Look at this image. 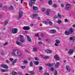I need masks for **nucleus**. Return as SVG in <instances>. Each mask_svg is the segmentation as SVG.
Instances as JSON below:
<instances>
[{"instance_id": "nucleus-1", "label": "nucleus", "mask_w": 75, "mask_h": 75, "mask_svg": "<svg viewBox=\"0 0 75 75\" xmlns=\"http://www.w3.org/2000/svg\"><path fill=\"white\" fill-rule=\"evenodd\" d=\"M11 54L13 56H16V57H20L22 55L21 52L17 49H14L13 50V52L11 53Z\"/></svg>"}, {"instance_id": "nucleus-2", "label": "nucleus", "mask_w": 75, "mask_h": 75, "mask_svg": "<svg viewBox=\"0 0 75 75\" xmlns=\"http://www.w3.org/2000/svg\"><path fill=\"white\" fill-rule=\"evenodd\" d=\"M36 1V0H30V2L29 3V5L30 7H31L33 4L35 3V1Z\"/></svg>"}, {"instance_id": "nucleus-3", "label": "nucleus", "mask_w": 75, "mask_h": 75, "mask_svg": "<svg viewBox=\"0 0 75 75\" xmlns=\"http://www.w3.org/2000/svg\"><path fill=\"white\" fill-rule=\"evenodd\" d=\"M23 13L22 11H20L19 13V16L18 17V19H19L20 18H21V17H22V16H23Z\"/></svg>"}, {"instance_id": "nucleus-4", "label": "nucleus", "mask_w": 75, "mask_h": 75, "mask_svg": "<svg viewBox=\"0 0 75 75\" xmlns=\"http://www.w3.org/2000/svg\"><path fill=\"white\" fill-rule=\"evenodd\" d=\"M12 33L13 34H16V33H17V28L12 29Z\"/></svg>"}, {"instance_id": "nucleus-5", "label": "nucleus", "mask_w": 75, "mask_h": 75, "mask_svg": "<svg viewBox=\"0 0 75 75\" xmlns=\"http://www.w3.org/2000/svg\"><path fill=\"white\" fill-rule=\"evenodd\" d=\"M23 29L24 30H30V27L29 26H25L23 28Z\"/></svg>"}, {"instance_id": "nucleus-6", "label": "nucleus", "mask_w": 75, "mask_h": 75, "mask_svg": "<svg viewBox=\"0 0 75 75\" xmlns=\"http://www.w3.org/2000/svg\"><path fill=\"white\" fill-rule=\"evenodd\" d=\"M66 7L65 8L66 10H68V9L71 7V5L67 3L66 4Z\"/></svg>"}, {"instance_id": "nucleus-7", "label": "nucleus", "mask_w": 75, "mask_h": 75, "mask_svg": "<svg viewBox=\"0 0 75 75\" xmlns=\"http://www.w3.org/2000/svg\"><path fill=\"white\" fill-rule=\"evenodd\" d=\"M1 67L4 68H6V69H8V66L6 64H2L1 65Z\"/></svg>"}, {"instance_id": "nucleus-8", "label": "nucleus", "mask_w": 75, "mask_h": 75, "mask_svg": "<svg viewBox=\"0 0 75 75\" xmlns=\"http://www.w3.org/2000/svg\"><path fill=\"white\" fill-rule=\"evenodd\" d=\"M53 66L54 67H55V68H58V67L59 66V62H57L56 64Z\"/></svg>"}, {"instance_id": "nucleus-9", "label": "nucleus", "mask_w": 75, "mask_h": 75, "mask_svg": "<svg viewBox=\"0 0 75 75\" xmlns=\"http://www.w3.org/2000/svg\"><path fill=\"white\" fill-rule=\"evenodd\" d=\"M70 41H72V42H74L75 40V38L74 37H70Z\"/></svg>"}, {"instance_id": "nucleus-10", "label": "nucleus", "mask_w": 75, "mask_h": 75, "mask_svg": "<svg viewBox=\"0 0 75 75\" xmlns=\"http://www.w3.org/2000/svg\"><path fill=\"white\" fill-rule=\"evenodd\" d=\"M38 16L37 14H33L31 16V17L33 18H36V17Z\"/></svg>"}, {"instance_id": "nucleus-11", "label": "nucleus", "mask_w": 75, "mask_h": 75, "mask_svg": "<svg viewBox=\"0 0 75 75\" xmlns=\"http://www.w3.org/2000/svg\"><path fill=\"white\" fill-rule=\"evenodd\" d=\"M74 51V50L73 49H70L69 50V54L70 55H71V54H72L73 53V52Z\"/></svg>"}, {"instance_id": "nucleus-12", "label": "nucleus", "mask_w": 75, "mask_h": 75, "mask_svg": "<svg viewBox=\"0 0 75 75\" xmlns=\"http://www.w3.org/2000/svg\"><path fill=\"white\" fill-rule=\"evenodd\" d=\"M45 51L46 52H47L48 54H50L51 52H52V51L50 50H45Z\"/></svg>"}, {"instance_id": "nucleus-13", "label": "nucleus", "mask_w": 75, "mask_h": 75, "mask_svg": "<svg viewBox=\"0 0 75 75\" xmlns=\"http://www.w3.org/2000/svg\"><path fill=\"white\" fill-rule=\"evenodd\" d=\"M66 69L69 72H70V70H71V69L70 68V67H69V66L68 65H67L66 66Z\"/></svg>"}, {"instance_id": "nucleus-14", "label": "nucleus", "mask_w": 75, "mask_h": 75, "mask_svg": "<svg viewBox=\"0 0 75 75\" xmlns=\"http://www.w3.org/2000/svg\"><path fill=\"white\" fill-rule=\"evenodd\" d=\"M54 58L56 60H57V61H58V60L59 59V57H58V56H57V55H55L54 56Z\"/></svg>"}, {"instance_id": "nucleus-15", "label": "nucleus", "mask_w": 75, "mask_h": 75, "mask_svg": "<svg viewBox=\"0 0 75 75\" xmlns=\"http://www.w3.org/2000/svg\"><path fill=\"white\" fill-rule=\"evenodd\" d=\"M74 30L72 29H70L69 30V34H72L73 32H74Z\"/></svg>"}, {"instance_id": "nucleus-16", "label": "nucleus", "mask_w": 75, "mask_h": 75, "mask_svg": "<svg viewBox=\"0 0 75 75\" xmlns=\"http://www.w3.org/2000/svg\"><path fill=\"white\" fill-rule=\"evenodd\" d=\"M50 33H56V30H50Z\"/></svg>"}, {"instance_id": "nucleus-17", "label": "nucleus", "mask_w": 75, "mask_h": 75, "mask_svg": "<svg viewBox=\"0 0 75 75\" xmlns=\"http://www.w3.org/2000/svg\"><path fill=\"white\" fill-rule=\"evenodd\" d=\"M26 37L28 41H29V42H31V39H30V38L29 37V36H28V35H26Z\"/></svg>"}, {"instance_id": "nucleus-18", "label": "nucleus", "mask_w": 75, "mask_h": 75, "mask_svg": "<svg viewBox=\"0 0 75 75\" xmlns=\"http://www.w3.org/2000/svg\"><path fill=\"white\" fill-rule=\"evenodd\" d=\"M33 9L35 11L36 10H37L38 9V7L33 6Z\"/></svg>"}, {"instance_id": "nucleus-19", "label": "nucleus", "mask_w": 75, "mask_h": 75, "mask_svg": "<svg viewBox=\"0 0 75 75\" xmlns=\"http://www.w3.org/2000/svg\"><path fill=\"white\" fill-rule=\"evenodd\" d=\"M8 20H6L4 22V25H6L7 23H8Z\"/></svg>"}, {"instance_id": "nucleus-20", "label": "nucleus", "mask_w": 75, "mask_h": 75, "mask_svg": "<svg viewBox=\"0 0 75 75\" xmlns=\"http://www.w3.org/2000/svg\"><path fill=\"white\" fill-rule=\"evenodd\" d=\"M50 11H51V10L50 9H47V11L46 12V14L47 15H49L50 14V13H49V12Z\"/></svg>"}, {"instance_id": "nucleus-21", "label": "nucleus", "mask_w": 75, "mask_h": 75, "mask_svg": "<svg viewBox=\"0 0 75 75\" xmlns=\"http://www.w3.org/2000/svg\"><path fill=\"white\" fill-rule=\"evenodd\" d=\"M16 44H17V45H20V46L22 45V44H21V43L20 42H17V41H16Z\"/></svg>"}, {"instance_id": "nucleus-22", "label": "nucleus", "mask_w": 75, "mask_h": 75, "mask_svg": "<svg viewBox=\"0 0 75 75\" xmlns=\"http://www.w3.org/2000/svg\"><path fill=\"white\" fill-rule=\"evenodd\" d=\"M50 70L51 71H52L53 72V71H54L55 70V68L53 67H52L50 69Z\"/></svg>"}, {"instance_id": "nucleus-23", "label": "nucleus", "mask_w": 75, "mask_h": 75, "mask_svg": "<svg viewBox=\"0 0 75 75\" xmlns=\"http://www.w3.org/2000/svg\"><path fill=\"white\" fill-rule=\"evenodd\" d=\"M34 64L35 65H38L39 64V62L38 61H35L34 62Z\"/></svg>"}, {"instance_id": "nucleus-24", "label": "nucleus", "mask_w": 75, "mask_h": 75, "mask_svg": "<svg viewBox=\"0 0 75 75\" xmlns=\"http://www.w3.org/2000/svg\"><path fill=\"white\" fill-rule=\"evenodd\" d=\"M47 66H49V67H51L52 66H54V64H53V65H52V64H50V63H48L46 65Z\"/></svg>"}, {"instance_id": "nucleus-25", "label": "nucleus", "mask_w": 75, "mask_h": 75, "mask_svg": "<svg viewBox=\"0 0 75 75\" xmlns=\"http://www.w3.org/2000/svg\"><path fill=\"white\" fill-rule=\"evenodd\" d=\"M46 41H47L48 42H51V40L50 38H47L45 39Z\"/></svg>"}, {"instance_id": "nucleus-26", "label": "nucleus", "mask_w": 75, "mask_h": 75, "mask_svg": "<svg viewBox=\"0 0 75 75\" xmlns=\"http://www.w3.org/2000/svg\"><path fill=\"white\" fill-rule=\"evenodd\" d=\"M20 41H21V42H24L25 40L24 39H20Z\"/></svg>"}, {"instance_id": "nucleus-27", "label": "nucleus", "mask_w": 75, "mask_h": 75, "mask_svg": "<svg viewBox=\"0 0 75 75\" xmlns=\"http://www.w3.org/2000/svg\"><path fill=\"white\" fill-rule=\"evenodd\" d=\"M19 38L20 39H24V36H23V35H20L19 36Z\"/></svg>"}, {"instance_id": "nucleus-28", "label": "nucleus", "mask_w": 75, "mask_h": 75, "mask_svg": "<svg viewBox=\"0 0 75 75\" xmlns=\"http://www.w3.org/2000/svg\"><path fill=\"white\" fill-rule=\"evenodd\" d=\"M62 23V21H61L59 19L58 20V21L57 22V23L58 24H61Z\"/></svg>"}, {"instance_id": "nucleus-29", "label": "nucleus", "mask_w": 75, "mask_h": 75, "mask_svg": "<svg viewBox=\"0 0 75 75\" xmlns=\"http://www.w3.org/2000/svg\"><path fill=\"white\" fill-rule=\"evenodd\" d=\"M29 73L31 74V75H34V71H30L29 72Z\"/></svg>"}, {"instance_id": "nucleus-30", "label": "nucleus", "mask_w": 75, "mask_h": 75, "mask_svg": "<svg viewBox=\"0 0 75 75\" xmlns=\"http://www.w3.org/2000/svg\"><path fill=\"white\" fill-rule=\"evenodd\" d=\"M8 42H6L3 45L4 46H6V45H8Z\"/></svg>"}, {"instance_id": "nucleus-31", "label": "nucleus", "mask_w": 75, "mask_h": 75, "mask_svg": "<svg viewBox=\"0 0 75 75\" xmlns=\"http://www.w3.org/2000/svg\"><path fill=\"white\" fill-rule=\"evenodd\" d=\"M43 24H46V25H48V23L46 22V21H43Z\"/></svg>"}, {"instance_id": "nucleus-32", "label": "nucleus", "mask_w": 75, "mask_h": 75, "mask_svg": "<svg viewBox=\"0 0 75 75\" xmlns=\"http://www.w3.org/2000/svg\"><path fill=\"white\" fill-rule=\"evenodd\" d=\"M55 41L56 42V43H59H59H60V42H59V40H58V39H57Z\"/></svg>"}, {"instance_id": "nucleus-33", "label": "nucleus", "mask_w": 75, "mask_h": 75, "mask_svg": "<svg viewBox=\"0 0 75 75\" xmlns=\"http://www.w3.org/2000/svg\"><path fill=\"white\" fill-rule=\"evenodd\" d=\"M48 3L49 4H52V1L51 0H50L48 2Z\"/></svg>"}, {"instance_id": "nucleus-34", "label": "nucleus", "mask_w": 75, "mask_h": 75, "mask_svg": "<svg viewBox=\"0 0 75 75\" xmlns=\"http://www.w3.org/2000/svg\"><path fill=\"white\" fill-rule=\"evenodd\" d=\"M17 62V59H15L12 62L13 65H14L15 63H16Z\"/></svg>"}, {"instance_id": "nucleus-35", "label": "nucleus", "mask_w": 75, "mask_h": 75, "mask_svg": "<svg viewBox=\"0 0 75 75\" xmlns=\"http://www.w3.org/2000/svg\"><path fill=\"white\" fill-rule=\"evenodd\" d=\"M69 32H68L67 31H66L65 32V34L66 35H69Z\"/></svg>"}, {"instance_id": "nucleus-36", "label": "nucleus", "mask_w": 75, "mask_h": 75, "mask_svg": "<svg viewBox=\"0 0 75 75\" xmlns=\"http://www.w3.org/2000/svg\"><path fill=\"white\" fill-rule=\"evenodd\" d=\"M49 23L50 25H52L53 24V23L51 21H49Z\"/></svg>"}, {"instance_id": "nucleus-37", "label": "nucleus", "mask_w": 75, "mask_h": 75, "mask_svg": "<svg viewBox=\"0 0 75 75\" xmlns=\"http://www.w3.org/2000/svg\"><path fill=\"white\" fill-rule=\"evenodd\" d=\"M54 45L56 47H58L59 45V43H55Z\"/></svg>"}, {"instance_id": "nucleus-38", "label": "nucleus", "mask_w": 75, "mask_h": 75, "mask_svg": "<svg viewBox=\"0 0 75 75\" xmlns=\"http://www.w3.org/2000/svg\"><path fill=\"white\" fill-rule=\"evenodd\" d=\"M23 63L24 64H27V63H28V61L25 60H24Z\"/></svg>"}, {"instance_id": "nucleus-39", "label": "nucleus", "mask_w": 75, "mask_h": 75, "mask_svg": "<svg viewBox=\"0 0 75 75\" xmlns=\"http://www.w3.org/2000/svg\"><path fill=\"white\" fill-rule=\"evenodd\" d=\"M17 73L14 71H13L12 72V75H14V74H16Z\"/></svg>"}, {"instance_id": "nucleus-40", "label": "nucleus", "mask_w": 75, "mask_h": 75, "mask_svg": "<svg viewBox=\"0 0 75 75\" xmlns=\"http://www.w3.org/2000/svg\"><path fill=\"white\" fill-rule=\"evenodd\" d=\"M37 49L35 47L33 48V51H34L35 52L37 51Z\"/></svg>"}, {"instance_id": "nucleus-41", "label": "nucleus", "mask_w": 75, "mask_h": 75, "mask_svg": "<svg viewBox=\"0 0 75 75\" xmlns=\"http://www.w3.org/2000/svg\"><path fill=\"white\" fill-rule=\"evenodd\" d=\"M29 64L30 67H33V64L32 63V62H30Z\"/></svg>"}, {"instance_id": "nucleus-42", "label": "nucleus", "mask_w": 75, "mask_h": 75, "mask_svg": "<svg viewBox=\"0 0 75 75\" xmlns=\"http://www.w3.org/2000/svg\"><path fill=\"white\" fill-rule=\"evenodd\" d=\"M3 10H6L7 9V6H4L3 7Z\"/></svg>"}, {"instance_id": "nucleus-43", "label": "nucleus", "mask_w": 75, "mask_h": 75, "mask_svg": "<svg viewBox=\"0 0 75 75\" xmlns=\"http://www.w3.org/2000/svg\"><path fill=\"white\" fill-rule=\"evenodd\" d=\"M44 59H48L49 57L48 56H45L44 57Z\"/></svg>"}, {"instance_id": "nucleus-44", "label": "nucleus", "mask_w": 75, "mask_h": 75, "mask_svg": "<svg viewBox=\"0 0 75 75\" xmlns=\"http://www.w3.org/2000/svg\"><path fill=\"white\" fill-rule=\"evenodd\" d=\"M1 72H4L7 71V70H4V69H1Z\"/></svg>"}, {"instance_id": "nucleus-45", "label": "nucleus", "mask_w": 75, "mask_h": 75, "mask_svg": "<svg viewBox=\"0 0 75 75\" xmlns=\"http://www.w3.org/2000/svg\"><path fill=\"white\" fill-rule=\"evenodd\" d=\"M1 54L2 55H4V53L3 52H1Z\"/></svg>"}, {"instance_id": "nucleus-46", "label": "nucleus", "mask_w": 75, "mask_h": 75, "mask_svg": "<svg viewBox=\"0 0 75 75\" xmlns=\"http://www.w3.org/2000/svg\"><path fill=\"white\" fill-rule=\"evenodd\" d=\"M58 16L59 17V18H61V17H62V16H61V15H60L59 13H58Z\"/></svg>"}, {"instance_id": "nucleus-47", "label": "nucleus", "mask_w": 75, "mask_h": 75, "mask_svg": "<svg viewBox=\"0 0 75 75\" xmlns=\"http://www.w3.org/2000/svg\"><path fill=\"white\" fill-rule=\"evenodd\" d=\"M9 60H10V61H11V62L13 61H14L13 59L11 58H10Z\"/></svg>"}, {"instance_id": "nucleus-48", "label": "nucleus", "mask_w": 75, "mask_h": 75, "mask_svg": "<svg viewBox=\"0 0 75 75\" xmlns=\"http://www.w3.org/2000/svg\"><path fill=\"white\" fill-rule=\"evenodd\" d=\"M13 6H10V10H13Z\"/></svg>"}, {"instance_id": "nucleus-49", "label": "nucleus", "mask_w": 75, "mask_h": 75, "mask_svg": "<svg viewBox=\"0 0 75 75\" xmlns=\"http://www.w3.org/2000/svg\"><path fill=\"white\" fill-rule=\"evenodd\" d=\"M57 74H58V73H57V71H55V72L54 73V75H57Z\"/></svg>"}, {"instance_id": "nucleus-50", "label": "nucleus", "mask_w": 75, "mask_h": 75, "mask_svg": "<svg viewBox=\"0 0 75 75\" xmlns=\"http://www.w3.org/2000/svg\"><path fill=\"white\" fill-rule=\"evenodd\" d=\"M18 74L19 75H23V73H22L21 72H18Z\"/></svg>"}, {"instance_id": "nucleus-51", "label": "nucleus", "mask_w": 75, "mask_h": 75, "mask_svg": "<svg viewBox=\"0 0 75 75\" xmlns=\"http://www.w3.org/2000/svg\"><path fill=\"white\" fill-rule=\"evenodd\" d=\"M21 68L22 69H24L25 68V66H21Z\"/></svg>"}, {"instance_id": "nucleus-52", "label": "nucleus", "mask_w": 75, "mask_h": 75, "mask_svg": "<svg viewBox=\"0 0 75 75\" xmlns=\"http://www.w3.org/2000/svg\"><path fill=\"white\" fill-rule=\"evenodd\" d=\"M35 59L36 61H38V60H39V59H38V58L37 57H35Z\"/></svg>"}, {"instance_id": "nucleus-53", "label": "nucleus", "mask_w": 75, "mask_h": 75, "mask_svg": "<svg viewBox=\"0 0 75 75\" xmlns=\"http://www.w3.org/2000/svg\"><path fill=\"white\" fill-rule=\"evenodd\" d=\"M49 74H50V73H44L45 75H49Z\"/></svg>"}, {"instance_id": "nucleus-54", "label": "nucleus", "mask_w": 75, "mask_h": 75, "mask_svg": "<svg viewBox=\"0 0 75 75\" xmlns=\"http://www.w3.org/2000/svg\"><path fill=\"white\" fill-rule=\"evenodd\" d=\"M54 18H58V16L55 15L54 17Z\"/></svg>"}, {"instance_id": "nucleus-55", "label": "nucleus", "mask_w": 75, "mask_h": 75, "mask_svg": "<svg viewBox=\"0 0 75 75\" xmlns=\"http://www.w3.org/2000/svg\"><path fill=\"white\" fill-rule=\"evenodd\" d=\"M53 7H54V8H57V5L56 4H54L53 5Z\"/></svg>"}, {"instance_id": "nucleus-56", "label": "nucleus", "mask_w": 75, "mask_h": 75, "mask_svg": "<svg viewBox=\"0 0 75 75\" xmlns=\"http://www.w3.org/2000/svg\"><path fill=\"white\" fill-rule=\"evenodd\" d=\"M39 69V70H40V71H42V67H40Z\"/></svg>"}, {"instance_id": "nucleus-57", "label": "nucleus", "mask_w": 75, "mask_h": 75, "mask_svg": "<svg viewBox=\"0 0 75 75\" xmlns=\"http://www.w3.org/2000/svg\"><path fill=\"white\" fill-rule=\"evenodd\" d=\"M24 50L25 51V52H28V53H29V52L27 50L25 49Z\"/></svg>"}, {"instance_id": "nucleus-58", "label": "nucleus", "mask_w": 75, "mask_h": 75, "mask_svg": "<svg viewBox=\"0 0 75 75\" xmlns=\"http://www.w3.org/2000/svg\"><path fill=\"white\" fill-rule=\"evenodd\" d=\"M42 11H45V8H42Z\"/></svg>"}, {"instance_id": "nucleus-59", "label": "nucleus", "mask_w": 75, "mask_h": 75, "mask_svg": "<svg viewBox=\"0 0 75 75\" xmlns=\"http://www.w3.org/2000/svg\"><path fill=\"white\" fill-rule=\"evenodd\" d=\"M41 37H44V34L43 33H41Z\"/></svg>"}, {"instance_id": "nucleus-60", "label": "nucleus", "mask_w": 75, "mask_h": 75, "mask_svg": "<svg viewBox=\"0 0 75 75\" xmlns=\"http://www.w3.org/2000/svg\"><path fill=\"white\" fill-rule=\"evenodd\" d=\"M64 21H65V22H68V20L67 19H65L64 20Z\"/></svg>"}, {"instance_id": "nucleus-61", "label": "nucleus", "mask_w": 75, "mask_h": 75, "mask_svg": "<svg viewBox=\"0 0 75 75\" xmlns=\"http://www.w3.org/2000/svg\"><path fill=\"white\" fill-rule=\"evenodd\" d=\"M36 37H38V34H36L35 35Z\"/></svg>"}, {"instance_id": "nucleus-62", "label": "nucleus", "mask_w": 75, "mask_h": 75, "mask_svg": "<svg viewBox=\"0 0 75 75\" xmlns=\"http://www.w3.org/2000/svg\"><path fill=\"white\" fill-rule=\"evenodd\" d=\"M61 6H62V7H64V4H61Z\"/></svg>"}, {"instance_id": "nucleus-63", "label": "nucleus", "mask_w": 75, "mask_h": 75, "mask_svg": "<svg viewBox=\"0 0 75 75\" xmlns=\"http://www.w3.org/2000/svg\"><path fill=\"white\" fill-rule=\"evenodd\" d=\"M37 18H38V20H41V18L39 17H38Z\"/></svg>"}, {"instance_id": "nucleus-64", "label": "nucleus", "mask_w": 75, "mask_h": 75, "mask_svg": "<svg viewBox=\"0 0 75 75\" xmlns=\"http://www.w3.org/2000/svg\"><path fill=\"white\" fill-rule=\"evenodd\" d=\"M2 6H3L2 4L0 3V7H2Z\"/></svg>"}]
</instances>
